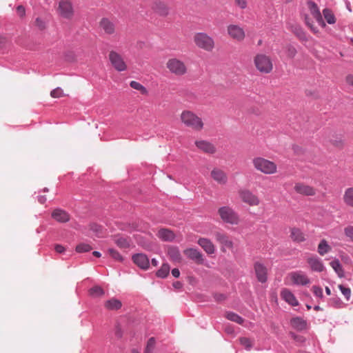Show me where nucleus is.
Returning <instances> with one entry per match:
<instances>
[{"instance_id":"nucleus-8","label":"nucleus","mask_w":353,"mask_h":353,"mask_svg":"<svg viewBox=\"0 0 353 353\" xmlns=\"http://www.w3.org/2000/svg\"><path fill=\"white\" fill-rule=\"evenodd\" d=\"M167 68L172 73L178 76H182L187 72V68L184 63L176 58L168 60Z\"/></svg>"},{"instance_id":"nucleus-24","label":"nucleus","mask_w":353,"mask_h":353,"mask_svg":"<svg viewBox=\"0 0 353 353\" xmlns=\"http://www.w3.org/2000/svg\"><path fill=\"white\" fill-rule=\"evenodd\" d=\"M291 279L293 283L297 285H306L310 282V279L305 274L299 272H292L291 274Z\"/></svg>"},{"instance_id":"nucleus-4","label":"nucleus","mask_w":353,"mask_h":353,"mask_svg":"<svg viewBox=\"0 0 353 353\" xmlns=\"http://www.w3.org/2000/svg\"><path fill=\"white\" fill-rule=\"evenodd\" d=\"M254 167L267 174H274L276 171V165L268 159L262 157L254 158L252 161Z\"/></svg>"},{"instance_id":"nucleus-61","label":"nucleus","mask_w":353,"mask_h":353,"mask_svg":"<svg viewBox=\"0 0 353 353\" xmlns=\"http://www.w3.org/2000/svg\"><path fill=\"white\" fill-rule=\"evenodd\" d=\"M115 335L118 338H121L122 336V330H121V327L119 326H117L116 327Z\"/></svg>"},{"instance_id":"nucleus-18","label":"nucleus","mask_w":353,"mask_h":353,"mask_svg":"<svg viewBox=\"0 0 353 353\" xmlns=\"http://www.w3.org/2000/svg\"><path fill=\"white\" fill-rule=\"evenodd\" d=\"M167 254L170 259L173 262L180 263L182 260V256L179 248L176 245L168 246Z\"/></svg>"},{"instance_id":"nucleus-44","label":"nucleus","mask_w":353,"mask_h":353,"mask_svg":"<svg viewBox=\"0 0 353 353\" xmlns=\"http://www.w3.org/2000/svg\"><path fill=\"white\" fill-rule=\"evenodd\" d=\"M339 288L341 290V293L344 295L345 299L349 301L351 296V290L348 287H345V285L341 284L339 285Z\"/></svg>"},{"instance_id":"nucleus-17","label":"nucleus","mask_w":353,"mask_h":353,"mask_svg":"<svg viewBox=\"0 0 353 353\" xmlns=\"http://www.w3.org/2000/svg\"><path fill=\"white\" fill-rule=\"evenodd\" d=\"M290 325L298 332H302L307 328V321L300 316L292 318L290 320Z\"/></svg>"},{"instance_id":"nucleus-25","label":"nucleus","mask_w":353,"mask_h":353,"mask_svg":"<svg viewBox=\"0 0 353 353\" xmlns=\"http://www.w3.org/2000/svg\"><path fill=\"white\" fill-rule=\"evenodd\" d=\"M157 235L162 241L168 242L173 241L176 237L173 231L168 228H160Z\"/></svg>"},{"instance_id":"nucleus-60","label":"nucleus","mask_w":353,"mask_h":353,"mask_svg":"<svg viewBox=\"0 0 353 353\" xmlns=\"http://www.w3.org/2000/svg\"><path fill=\"white\" fill-rule=\"evenodd\" d=\"M171 273L174 278H179L180 276V271L178 268L172 269Z\"/></svg>"},{"instance_id":"nucleus-31","label":"nucleus","mask_w":353,"mask_h":353,"mask_svg":"<svg viewBox=\"0 0 353 353\" xmlns=\"http://www.w3.org/2000/svg\"><path fill=\"white\" fill-rule=\"evenodd\" d=\"M104 306L109 310H117L121 307L122 303L119 300L112 298L106 301Z\"/></svg>"},{"instance_id":"nucleus-57","label":"nucleus","mask_w":353,"mask_h":353,"mask_svg":"<svg viewBox=\"0 0 353 353\" xmlns=\"http://www.w3.org/2000/svg\"><path fill=\"white\" fill-rule=\"evenodd\" d=\"M17 13L20 17H23L26 14L25 8L23 6H19L17 8Z\"/></svg>"},{"instance_id":"nucleus-36","label":"nucleus","mask_w":353,"mask_h":353,"mask_svg":"<svg viewBox=\"0 0 353 353\" xmlns=\"http://www.w3.org/2000/svg\"><path fill=\"white\" fill-rule=\"evenodd\" d=\"M292 32L299 40L302 41H307L308 40L305 32L300 26H294Z\"/></svg>"},{"instance_id":"nucleus-55","label":"nucleus","mask_w":353,"mask_h":353,"mask_svg":"<svg viewBox=\"0 0 353 353\" xmlns=\"http://www.w3.org/2000/svg\"><path fill=\"white\" fill-rule=\"evenodd\" d=\"M331 143L334 146L339 148H342L343 147V141L342 139L331 140Z\"/></svg>"},{"instance_id":"nucleus-59","label":"nucleus","mask_w":353,"mask_h":353,"mask_svg":"<svg viewBox=\"0 0 353 353\" xmlns=\"http://www.w3.org/2000/svg\"><path fill=\"white\" fill-rule=\"evenodd\" d=\"M54 250L57 253H63L65 250V248L59 244L55 245Z\"/></svg>"},{"instance_id":"nucleus-22","label":"nucleus","mask_w":353,"mask_h":353,"mask_svg":"<svg viewBox=\"0 0 353 353\" xmlns=\"http://www.w3.org/2000/svg\"><path fill=\"white\" fill-rule=\"evenodd\" d=\"M196 146L203 152L208 154H214L216 152L214 145L209 141L201 140L195 142Z\"/></svg>"},{"instance_id":"nucleus-2","label":"nucleus","mask_w":353,"mask_h":353,"mask_svg":"<svg viewBox=\"0 0 353 353\" xmlns=\"http://www.w3.org/2000/svg\"><path fill=\"white\" fill-rule=\"evenodd\" d=\"M194 42L199 48L207 52H211L214 48V41L212 37L203 32L195 33Z\"/></svg>"},{"instance_id":"nucleus-20","label":"nucleus","mask_w":353,"mask_h":353,"mask_svg":"<svg viewBox=\"0 0 353 353\" xmlns=\"http://www.w3.org/2000/svg\"><path fill=\"white\" fill-rule=\"evenodd\" d=\"M281 296L282 299L290 305L296 306L299 305V301L296 296L290 290L283 288L281 292Z\"/></svg>"},{"instance_id":"nucleus-13","label":"nucleus","mask_w":353,"mask_h":353,"mask_svg":"<svg viewBox=\"0 0 353 353\" xmlns=\"http://www.w3.org/2000/svg\"><path fill=\"white\" fill-rule=\"evenodd\" d=\"M307 263L313 272H321L325 270V265L322 260L316 256L308 257Z\"/></svg>"},{"instance_id":"nucleus-49","label":"nucleus","mask_w":353,"mask_h":353,"mask_svg":"<svg viewBox=\"0 0 353 353\" xmlns=\"http://www.w3.org/2000/svg\"><path fill=\"white\" fill-rule=\"evenodd\" d=\"M108 252L114 259L119 261H121L123 260V257L116 250L110 248Z\"/></svg>"},{"instance_id":"nucleus-34","label":"nucleus","mask_w":353,"mask_h":353,"mask_svg":"<svg viewBox=\"0 0 353 353\" xmlns=\"http://www.w3.org/2000/svg\"><path fill=\"white\" fill-rule=\"evenodd\" d=\"M322 13L328 24L332 25L336 23V17L331 9L325 8L323 10Z\"/></svg>"},{"instance_id":"nucleus-52","label":"nucleus","mask_w":353,"mask_h":353,"mask_svg":"<svg viewBox=\"0 0 353 353\" xmlns=\"http://www.w3.org/2000/svg\"><path fill=\"white\" fill-rule=\"evenodd\" d=\"M344 234L348 237L352 242H353V226L348 225L344 228Z\"/></svg>"},{"instance_id":"nucleus-6","label":"nucleus","mask_w":353,"mask_h":353,"mask_svg":"<svg viewBox=\"0 0 353 353\" xmlns=\"http://www.w3.org/2000/svg\"><path fill=\"white\" fill-rule=\"evenodd\" d=\"M254 63L256 68L261 72L268 74L272 70V61L265 54H257L254 58Z\"/></svg>"},{"instance_id":"nucleus-38","label":"nucleus","mask_w":353,"mask_h":353,"mask_svg":"<svg viewBox=\"0 0 353 353\" xmlns=\"http://www.w3.org/2000/svg\"><path fill=\"white\" fill-rule=\"evenodd\" d=\"M342 305H343V301L337 296L330 298L327 301V305L329 307H332L334 308H341L342 307Z\"/></svg>"},{"instance_id":"nucleus-64","label":"nucleus","mask_w":353,"mask_h":353,"mask_svg":"<svg viewBox=\"0 0 353 353\" xmlns=\"http://www.w3.org/2000/svg\"><path fill=\"white\" fill-rule=\"evenodd\" d=\"M92 254L96 256V257H100L101 256V253L99 252H97V251H94L92 252Z\"/></svg>"},{"instance_id":"nucleus-16","label":"nucleus","mask_w":353,"mask_h":353,"mask_svg":"<svg viewBox=\"0 0 353 353\" xmlns=\"http://www.w3.org/2000/svg\"><path fill=\"white\" fill-rule=\"evenodd\" d=\"M294 190L296 193L305 196H314L316 194V190L314 188L302 183H296Z\"/></svg>"},{"instance_id":"nucleus-23","label":"nucleus","mask_w":353,"mask_h":353,"mask_svg":"<svg viewBox=\"0 0 353 353\" xmlns=\"http://www.w3.org/2000/svg\"><path fill=\"white\" fill-rule=\"evenodd\" d=\"M134 263L141 269L145 270L149 267V259L146 255L143 254H137L132 256Z\"/></svg>"},{"instance_id":"nucleus-29","label":"nucleus","mask_w":353,"mask_h":353,"mask_svg":"<svg viewBox=\"0 0 353 353\" xmlns=\"http://www.w3.org/2000/svg\"><path fill=\"white\" fill-rule=\"evenodd\" d=\"M290 237L292 241L297 243L303 242L306 240L305 234L299 228L291 229Z\"/></svg>"},{"instance_id":"nucleus-11","label":"nucleus","mask_w":353,"mask_h":353,"mask_svg":"<svg viewBox=\"0 0 353 353\" xmlns=\"http://www.w3.org/2000/svg\"><path fill=\"white\" fill-rule=\"evenodd\" d=\"M307 4L311 14L314 17V18L316 19L319 26H321L323 28L325 27L326 24L324 20L323 19L322 14L320 12V10L317 4L314 1L311 0L307 1Z\"/></svg>"},{"instance_id":"nucleus-32","label":"nucleus","mask_w":353,"mask_h":353,"mask_svg":"<svg viewBox=\"0 0 353 353\" xmlns=\"http://www.w3.org/2000/svg\"><path fill=\"white\" fill-rule=\"evenodd\" d=\"M225 317L228 320L235 322L239 325H243L245 321V319L242 316L232 311L226 312Z\"/></svg>"},{"instance_id":"nucleus-63","label":"nucleus","mask_w":353,"mask_h":353,"mask_svg":"<svg viewBox=\"0 0 353 353\" xmlns=\"http://www.w3.org/2000/svg\"><path fill=\"white\" fill-rule=\"evenodd\" d=\"M38 200L40 203L43 204L46 203L47 199L45 196H39Z\"/></svg>"},{"instance_id":"nucleus-47","label":"nucleus","mask_w":353,"mask_h":353,"mask_svg":"<svg viewBox=\"0 0 353 353\" xmlns=\"http://www.w3.org/2000/svg\"><path fill=\"white\" fill-rule=\"evenodd\" d=\"M154 338L151 337L148 343L144 353H154Z\"/></svg>"},{"instance_id":"nucleus-40","label":"nucleus","mask_w":353,"mask_h":353,"mask_svg":"<svg viewBox=\"0 0 353 353\" xmlns=\"http://www.w3.org/2000/svg\"><path fill=\"white\" fill-rule=\"evenodd\" d=\"M89 293L94 297L102 296L104 295V290L100 286L96 285L90 289Z\"/></svg>"},{"instance_id":"nucleus-46","label":"nucleus","mask_w":353,"mask_h":353,"mask_svg":"<svg viewBox=\"0 0 353 353\" xmlns=\"http://www.w3.org/2000/svg\"><path fill=\"white\" fill-rule=\"evenodd\" d=\"M131 88L133 89L139 90L142 94H146L147 90L139 82H137L135 81H132L130 83Z\"/></svg>"},{"instance_id":"nucleus-41","label":"nucleus","mask_w":353,"mask_h":353,"mask_svg":"<svg viewBox=\"0 0 353 353\" xmlns=\"http://www.w3.org/2000/svg\"><path fill=\"white\" fill-rule=\"evenodd\" d=\"M285 48L287 56L290 59L294 58L297 53L296 48L292 44L289 43L286 45Z\"/></svg>"},{"instance_id":"nucleus-12","label":"nucleus","mask_w":353,"mask_h":353,"mask_svg":"<svg viewBox=\"0 0 353 353\" xmlns=\"http://www.w3.org/2000/svg\"><path fill=\"white\" fill-rule=\"evenodd\" d=\"M254 269L259 282L264 283L268 281V270L261 263L256 261L254 264Z\"/></svg>"},{"instance_id":"nucleus-54","label":"nucleus","mask_w":353,"mask_h":353,"mask_svg":"<svg viewBox=\"0 0 353 353\" xmlns=\"http://www.w3.org/2000/svg\"><path fill=\"white\" fill-rule=\"evenodd\" d=\"M35 26L40 30H43L46 28L45 22L41 18H37L35 20Z\"/></svg>"},{"instance_id":"nucleus-28","label":"nucleus","mask_w":353,"mask_h":353,"mask_svg":"<svg viewBox=\"0 0 353 353\" xmlns=\"http://www.w3.org/2000/svg\"><path fill=\"white\" fill-rule=\"evenodd\" d=\"M170 12V7L163 1H156V14L166 17Z\"/></svg>"},{"instance_id":"nucleus-21","label":"nucleus","mask_w":353,"mask_h":353,"mask_svg":"<svg viewBox=\"0 0 353 353\" xmlns=\"http://www.w3.org/2000/svg\"><path fill=\"white\" fill-rule=\"evenodd\" d=\"M197 243L208 254H212L215 252V247L209 239L199 238Z\"/></svg>"},{"instance_id":"nucleus-62","label":"nucleus","mask_w":353,"mask_h":353,"mask_svg":"<svg viewBox=\"0 0 353 353\" xmlns=\"http://www.w3.org/2000/svg\"><path fill=\"white\" fill-rule=\"evenodd\" d=\"M346 81L347 83L350 85H352L353 86V75L352 74H350L348 76H347L346 77Z\"/></svg>"},{"instance_id":"nucleus-27","label":"nucleus","mask_w":353,"mask_h":353,"mask_svg":"<svg viewBox=\"0 0 353 353\" xmlns=\"http://www.w3.org/2000/svg\"><path fill=\"white\" fill-rule=\"evenodd\" d=\"M215 237L216 241L223 246L229 249H232L233 248V242L230 240L229 237L225 234L222 232H216Z\"/></svg>"},{"instance_id":"nucleus-10","label":"nucleus","mask_w":353,"mask_h":353,"mask_svg":"<svg viewBox=\"0 0 353 353\" xmlns=\"http://www.w3.org/2000/svg\"><path fill=\"white\" fill-rule=\"evenodd\" d=\"M239 194L242 201L250 205H257L259 203V198L249 190H241Z\"/></svg>"},{"instance_id":"nucleus-33","label":"nucleus","mask_w":353,"mask_h":353,"mask_svg":"<svg viewBox=\"0 0 353 353\" xmlns=\"http://www.w3.org/2000/svg\"><path fill=\"white\" fill-rule=\"evenodd\" d=\"M332 248L325 239L321 240L318 245L317 251L321 256H324L331 250Z\"/></svg>"},{"instance_id":"nucleus-14","label":"nucleus","mask_w":353,"mask_h":353,"mask_svg":"<svg viewBox=\"0 0 353 353\" xmlns=\"http://www.w3.org/2000/svg\"><path fill=\"white\" fill-rule=\"evenodd\" d=\"M229 35L237 41H242L245 38V32L243 28L237 25H230L228 26Z\"/></svg>"},{"instance_id":"nucleus-3","label":"nucleus","mask_w":353,"mask_h":353,"mask_svg":"<svg viewBox=\"0 0 353 353\" xmlns=\"http://www.w3.org/2000/svg\"><path fill=\"white\" fill-rule=\"evenodd\" d=\"M57 14L62 19L72 20L75 11L70 0H60L56 9Z\"/></svg>"},{"instance_id":"nucleus-50","label":"nucleus","mask_w":353,"mask_h":353,"mask_svg":"<svg viewBox=\"0 0 353 353\" xmlns=\"http://www.w3.org/2000/svg\"><path fill=\"white\" fill-rule=\"evenodd\" d=\"M50 96L53 98H60L64 96L63 90L60 88H57L51 91Z\"/></svg>"},{"instance_id":"nucleus-42","label":"nucleus","mask_w":353,"mask_h":353,"mask_svg":"<svg viewBox=\"0 0 353 353\" xmlns=\"http://www.w3.org/2000/svg\"><path fill=\"white\" fill-rule=\"evenodd\" d=\"M304 22L313 32L316 33L318 32L317 28L314 26L312 19L309 17L307 14H304Z\"/></svg>"},{"instance_id":"nucleus-37","label":"nucleus","mask_w":353,"mask_h":353,"mask_svg":"<svg viewBox=\"0 0 353 353\" xmlns=\"http://www.w3.org/2000/svg\"><path fill=\"white\" fill-rule=\"evenodd\" d=\"M114 243L120 248H128L130 245V240L128 238L123 236H118L114 239Z\"/></svg>"},{"instance_id":"nucleus-15","label":"nucleus","mask_w":353,"mask_h":353,"mask_svg":"<svg viewBox=\"0 0 353 353\" xmlns=\"http://www.w3.org/2000/svg\"><path fill=\"white\" fill-rule=\"evenodd\" d=\"M101 29L108 35H112L116 32V26L114 22L108 18H102L99 22Z\"/></svg>"},{"instance_id":"nucleus-26","label":"nucleus","mask_w":353,"mask_h":353,"mask_svg":"<svg viewBox=\"0 0 353 353\" xmlns=\"http://www.w3.org/2000/svg\"><path fill=\"white\" fill-rule=\"evenodd\" d=\"M211 176L214 180L221 184L227 183L228 178L223 171L218 168H214L211 172Z\"/></svg>"},{"instance_id":"nucleus-39","label":"nucleus","mask_w":353,"mask_h":353,"mask_svg":"<svg viewBox=\"0 0 353 353\" xmlns=\"http://www.w3.org/2000/svg\"><path fill=\"white\" fill-rule=\"evenodd\" d=\"M344 201L347 205L353 207V188H347L345 190Z\"/></svg>"},{"instance_id":"nucleus-35","label":"nucleus","mask_w":353,"mask_h":353,"mask_svg":"<svg viewBox=\"0 0 353 353\" xmlns=\"http://www.w3.org/2000/svg\"><path fill=\"white\" fill-rule=\"evenodd\" d=\"M170 270V267L169 264L163 263L161 268L156 272V276L161 279H165L168 276Z\"/></svg>"},{"instance_id":"nucleus-45","label":"nucleus","mask_w":353,"mask_h":353,"mask_svg":"<svg viewBox=\"0 0 353 353\" xmlns=\"http://www.w3.org/2000/svg\"><path fill=\"white\" fill-rule=\"evenodd\" d=\"M90 230L97 236L98 237L102 236L103 231L102 227L96 223H92L90 225Z\"/></svg>"},{"instance_id":"nucleus-5","label":"nucleus","mask_w":353,"mask_h":353,"mask_svg":"<svg viewBox=\"0 0 353 353\" xmlns=\"http://www.w3.org/2000/svg\"><path fill=\"white\" fill-rule=\"evenodd\" d=\"M219 214L224 223L237 225L239 222L238 214L229 206H222L218 210Z\"/></svg>"},{"instance_id":"nucleus-58","label":"nucleus","mask_w":353,"mask_h":353,"mask_svg":"<svg viewBox=\"0 0 353 353\" xmlns=\"http://www.w3.org/2000/svg\"><path fill=\"white\" fill-rule=\"evenodd\" d=\"M172 286L176 290H181L183 287V283L181 281H176L172 283Z\"/></svg>"},{"instance_id":"nucleus-9","label":"nucleus","mask_w":353,"mask_h":353,"mask_svg":"<svg viewBox=\"0 0 353 353\" xmlns=\"http://www.w3.org/2000/svg\"><path fill=\"white\" fill-rule=\"evenodd\" d=\"M185 256L190 260L193 261L198 265L205 264V260L203 254L196 248H190L183 250Z\"/></svg>"},{"instance_id":"nucleus-53","label":"nucleus","mask_w":353,"mask_h":353,"mask_svg":"<svg viewBox=\"0 0 353 353\" xmlns=\"http://www.w3.org/2000/svg\"><path fill=\"white\" fill-rule=\"evenodd\" d=\"M290 336L296 341L303 343L305 341V339L304 336L301 335L296 334L294 332H291L290 333Z\"/></svg>"},{"instance_id":"nucleus-19","label":"nucleus","mask_w":353,"mask_h":353,"mask_svg":"<svg viewBox=\"0 0 353 353\" xmlns=\"http://www.w3.org/2000/svg\"><path fill=\"white\" fill-rule=\"evenodd\" d=\"M52 217L59 223H66L70 219L69 214L60 208H57L52 211Z\"/></svg>"},{"instance_id":"nucleus-30","label":"nucleus","mask_w":353,"mask_h":353,"mask_svg":"<svg viewBox=\"0 0 353 353\" xmlns=\"http://www.w3.org/2000/svg\"><path fill=\"white\" fill-rule=\"evenodd\" d=\"M330 266L334 269L336 274L338 275L339 278H343L345 276V272L343 268L341 263H340L338 259H335L332 260L330 263Z\"/></svg>"},{"instance_id":"nucleus-1","label":"nucleus","mask_w":353,"mask_h":353,"mask_svg":"<svg viewBox=\"0 0 353 353\" xmlns=\"http://www.w3.org/2000/svg\"><path fill=\"white\" fill-rule=\"evenodd\" d=\"M182 123L187 127L200 131L203 128L202 119L190 110H184L181 114Z\"/></svg>"},{"instance_id":"nucleus-56","label":"nucleus","mask_w":353,"mask_h":353,"mask_svg":"<svg viewBox=\"0 0 353 353\" xmlns=\"http://www.w3.org/2000/svg\"><path fill=\"white\" fill-rule=\"evenodd\" d=\"M235 4L241 9H245L247 7L248 3L246 0H235Z\"/></svg>"},{"instance_id":"nucleus-7","label":"nucleus","mask_w":353,"mask_h":353,"mask_svg":"<svg viewBox=\"0 0 353 353\" xmlns=\"http://www.w3.org/2000/svg\"><path fill=\"white\" fill-rule=\"evenodd\" d=\"M108 57L112 65L117 71L123 72L127 70V64L120 54L112 50L110 52Z\"/></svg>"},{"instance_id":"nucleus-51","label":"nucleus","mask_w":353,"mask_h":353,"mask_svg":"<svg viewBox=\"0 0 353 353\" xmlns=\"http://www.w3.org/2000/svg\"><path fill=\"white\" fill-rule=\"evenodd\" d=\"M312 290H313L314 294L316 296H317L320 299H323L324 297L323 293V289L320 286H318V285L312 286Z\"/></svg>"},{"instance_id":"nucleus-48","label":"nucleus","mask_w":353,"mask_h":353,"mask_svg":"<svg viewBox=\"0 0 353 353\" xmlns=\"http://www.w3.org/2000/svg\"><path fill=\"white\" fill-rule=\"evenodd\" d=\"M92 250V247L86 243H81L76 247V251L79 253L89 252Z\"/></svg>"},{"instance_id":"nucleus-43","label":"nucleus","mask_w":353,"mask_h":353,"mask_svg":"<svg viewBox=\"0 0 353 353\" xmlns=\"http://www.w3.org/2000/svg\"><path fill=\"white\" fill-rule=\"evenodd\" d=\"M240 343L247 350H250L252 347V341L247 337H241L239 339Z\"/></svg>"}]
</instances>
